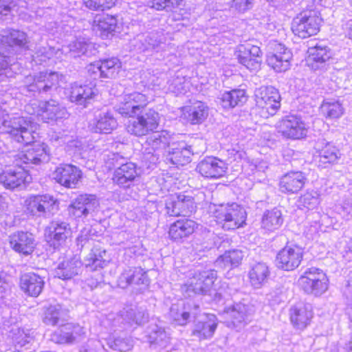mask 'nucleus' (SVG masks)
<instances>
[{"mask_svg": "<svg viewBox=\"0 0 352 352\" xmlns=\"http://www.w3.org/2000/svg\"><path fill=\"white\" fill-rule=\"evenodd\" d=\"M147 104L145 95L133 92L125 95L123 101L117 107V111L124 117L131 118L126 126L131 135L142 137L157 129L159 113L154 109H143Z\"/></svg>", "mask_w": 352, "mask_h": 352, "instance_id": "f257e3e1", "label": "nucleus"}, {"mask_svg": "<svg viewBox=\"0 0 352 352\" xmlns=\"http://www.w3.org/2000/svg\"><path fill=\"white\" fill-rule=\"evenodd\" d=\"M0 133L8 134L12 140L23 145L34 143L36 135L30 129V123L23 117L9 119V116L1 110Z\"/></svg>", "mask_w": 352, "mask_h": 352, "instance_id": "f03ea898", "label": "nucleus"}, {"mask_svg": "<svg viewBox=\"0 0 352 352\" xmlns=\"http://www.w3.org/2000/svg\"><path fill=\"white\" fill-rule=\"evenodd\" d=\"M322 19L318 10L312 5L295 16L292 23L293 33L302 38L316 35L320 30Z\"/></svg>", "mask_w": 352, "mask_h": 352, "instance_id": "7ed1b4c3", "label": "nucleus"}, {"mask_svg": "<svg viewBox=\"0 0 352 352\" xmlns=\"http://www.w3.org/2000/svg\"><path fill=\"white\" fill-rule=\"evenodd\" d=\"M24 206L28 214L37 218H51L59 210L58 200L50 194L30 195Z\"/></svg>", "mask_w": 352, "mask_h": 352, "instance_id": "20e7f679", "label": "nucleus"}, {"mask_svg": "<svg viewBox=\"0 0 352 352\" xmlns=\"http://www.w3.org/2000/svg\"><path fill=\"white\" fill-rule=\"evenodd\" d=\"M63 77L62 74L56 72H38L33 76L27 77V91L41 96L52 95L60 87Z\"/></svg>", "mask_w": 352, "mask_h": 352, "instance_id": "39448f33", "label": "nucleus"}, {"mask_svg": "<svg viewBox=\"0 0 352 352\" xmlns=\"http://www.w3.org/2000/svg\"><path fill=\"white\" fill-rule=\"evenodd\" d=\"M219 223L226 230H235L245 223L247 214L243 207L236 203L221 204L214 211Z\"/></svg>", "mask_w": 352, "mask_h": 352, "instance_id": "423d86ee", "label": "nucleus"}, {"mask_svg": "<svg viewBox=\"0 0 352 352\" xmlns=\"http://www.w3.org/2000/svg\"><path fill=\"white\" fill-rule=\"evenodd\" d=\"M300 288L308 294L318 296L328 289V278L320 269L310 267L305 270L298 280Z\"/></svg>", "mask_w": 352, "mask_h": 352, "instance_id": "0eeeda50", "label": "nucleus"}, {"mask_svg": "<svg viewBox=\"0 0 352 352\" xmlns=\"http://www.w3.org/2000/svg\"><path fill=\"white\" fill-rule=\"evenodd\" d=\"M111 160L114 166H118L112 178L113 183L123 188H129L133 186L138 177L136 164L126 162L125 158L118 153H113Z\"/></svg>", "mask_w": 352, "mask_h": 352, "instance_id": "6e6552de", "label": "nucleus"}, {"mask_svg": "<svg viewBox=\"0 0 352 352\" xmlns=\"http://www.w3.org/2000/svg\"><path fill=\"white\" fill-rule=\"evenodd\" d=\"M8 158H13L16 165L27 166L30 164L38 165L50 160V151L47 145L44 143L34 144L25 152L14 154L9 153Z\"/></svg>", "mask_w": 352, "mask_h": 352, "instance_id": "1a4fd4ad", "label": "nucleus"}, {"mask_svg": "<svg viewBox=\"0 0 352 352\" xmlns=\"http://www.w3.org/2000/svg\"><path fill=\"white\" fill-rule=\"evenodd\" d=\"M224 312L230 319V322H228V327L239 331L252 320L255 308L249 302H239L226 308Z\"/></svg>", "mask_w": 352, "mask_h": 352, "instance_id": "9d476101", "label": "nucleus"}, {"mask_svg": "<svg viewBox=\"0 0 352 352\" xmlns=\"http://www.w3.org/2000/svg\"><path fill=\"white\" fill-rule=\"evenodd\" d=\"M214 270H207L199 272L190 278L182 287L186 296L190 297L192 294H206L210 291L217 278Z\"/></svg>", "mask_w": 352, "mask_h": 352, "instance_id": "9b49d317", "label": "nucleus"}, {"mask_svg": "<svg viewBox=\"0 0 352 352\" xmlns=\"http://www.w3.org/2000/svg\"><path fill=\"white\" fill-rule=\"evenodd\" d=\"M99 200L96 195L93 194L79 195L68 206V214L74 219H84L94 212L99 207Z\"/></svg>", "mask_w": 352, "mask_h": 352, "instance_id": "f8f14e48", "label": "nucleus"}, {"mask_svg": "<svg viewBox=\"0 0 352 352\" xmlns=\"http://www.w3.org/2000/svg\"><path fill=\"white\" fill-rule=\"evenodd\" d=\"M238 62L250 71H257L262 63V52L259 47L250 43L239 45L234 53Z\"/></svg>", "mask_w": 352, "mask_h": 352, "instance_id": "ddd939ff", "label": "nucleus"}, {"mask_svg": "<svg viewBox=\"0 0 352 352\" xmlns=\"http://www.w3.org/2000/svg\"><path fill=\"white\" fill-rule=\"evenodd\" d=\"M121 67V63L117 58L104 59L91 63L87 67V75L92 80L98 78H114Z\"/></svg>", "mask_w": 352, "mask_h": 352, "instance_id": "4468645a", "label": "nucleus"}, {"mask_svg": "<svg viewBox=\"0 0 352 352\" xmlns=\"http://www.w3.org/2000/svg\"><path fill=\"white\" fill-rule=\"evenodd\" d=\"M85 335L84 327L78 324L67 323L52 334L51 340L57 344H74L82 341Z\"/></svg>", "mask_w": 352, "mask_h": 352, "instance_id": "2eb2a0df", "label": "nucleus"}, {"mask_svg": "<svg viewBox=\"0 0 352 352\" xmlns=\"http://www.w3.org/2000/svg\"><path fill=\"white\" fill-rule=\"evenodd\" d=\"M8 163H12L6 166L5 170L0 174V183L7 189L13 190L23 184L27 179V166L16 165L13 162V158H8Z\"/></svg>", "mask_w": 352, "mask_h": 352, "instance_id": "dca6fc26", "label": "nucleus"}, {"mask_svg": "<svg viewBox=\"0 0 352 352\" xmlns=\"http://www.w3.org/2000/svg\"><path fill=\"white\" fill-rule=\"evenodd\" d=\"M72 233L70 225L61 220L52 221L45 228V236L54 248L65 245Z\"/></svg>", "mask_w": 352, "mask_h": 352, "instance_id": "f3484780", "label": "nucleus"}, {"mask_svg": "<svg viewBox=\"0 0 352 352\" xmlns=\"http://www.w3.org/2000/svg\"><path fill=\"white\" fill-rule=\"evenodd\" d=\"M166 212L169 216H188L195 210V202L192 196L179 194L166 201Z\"/></svg>", "mask_w": 352, "mask_h": 352, "instance_id": "a211bd4d", "label": "nucleus"}, {"mask_svg": "<svg viewBox=\"0 0 352 352\" xmlns=\"http://www.w3.org/2000/svg\"><path fill=\"white\" fill-rule=\"evenodd\" d=\"M90 127L95 133L109 134L117 128L118 122L113 112L107 107L96 109Z\"/></svg>", "mask_w": 352, "mask_h": 352, "instance_id": "6ab92c4d", "label": "nucleus"}, {"mask_svg": "<svg viewBox=\"0 0 352 352\" xmlns=\"http://www.w3.org/2000/svg\"><path fill=\"white\" fill-rule=\"evenodd\" d=\"M55 181L67 188H74L82 177V171L70 164H59L53 173Z\"/></svg>", "mask_w": 352, "mask_h": 352, "instance_id": "aec40b11", "label": "nucleus"}, {"mask_svg": "<svg viewBox=\"0 0 352 352\" xmlns=\"http://www.w3.org/2000/svg\"><path fill=\"white\" fill-rule=\"evenodd\" d=\"M194 154L191 146L185 142H172L165 154V161L175 166H184L191 161Z\"/></svg>", "mask_w": 352, "mask_h": 352, "instance_id": "412c9836", "label": "nucleus"}, {"mask_svg": "<svg viewBox=\"0 0 352 352\" xmlns=\"http://www.w3.org/2000/svg\"><path fill=\"white\" fill-rule=\"evenodd\" d=\"M302 250L296 245H286L276 255L277 266L286 271L297 268L302 259Z\"/></svg>", "mask_w": 352, "mask_h": 352, "instance_id": "4be33fe9", "label": "nucleus"}, {"mask_svg": "<svg viewBox=\"0 0 352 352\" xmlns=\"http://www.w3.org/2000/svg\"><path fill=\"white\" fill-rule=\"evenodd\" d=\"M197 170L204 177L219 178L224 175L228 167L226 162L214 156H207L197 166Z\"/></svg>", "mask_w": 352, "mask_h": 352, "instance_id": "5701e85b", "label": "nucleus"}, {"mask_svg": "<svg viewBox=\"0 0 352 352\" xmlns=\"http://www.w3.org/2000/svg\"><path fill=\"white\" fill-rule=\"evenodd\" d=\"M274 52L267 55V63L278 72H285L290 67L292 54L290 51L280 43L274 44Z\"/></svg>", "mask_w": 352, "mask_h": 352, "instance_id": "b1692460", "label": "nucleus"}, {"mask_svg": "<svg viewBox=\"0 0 352 352\" xmlns=\"http://www.w3.org/2000/svg\"><path fill=\"white\" fill-rule=\"evenodd\" d=\"M278 131L285 138L300 139L306 136L307 130L300 118L290 115L280 121Z\"/></svg>", "mask_w": 352, "mask_h": 352, "instance_id": "393cba45", "label": "nucleus"}, {"mask_svg": "<svg viewBox=\"0 0 352 352\" xmlns=\"http://www.w3.org/2000/svg\"><path fill=\"white\" fill-rule=\"evenodd\" d=\"M195 318L192 336L199 340L211 338L217 327V317L214 314H205L199 319Z\"/></svg>", "mask_w": 352, "mask_h": 352, "instance_id": "a878e982", "label": "nucleus"}, {"mask_svg": "<svg viewBox=\"0 0 352 352\" xmlns=\"http://www.w3.org/2000/svg\"><path fill=\"white\" fill-rule=\"evenodd\" d=\"M164 38L162 34L151 32L138 35L134 39V46L141 52H159L164 49Z\"/></svg>", "mask_w": 352, "mask_h": 352, "instance_id": "bb28decb", "label": "nucleus"}, {"mask_svg": "<svg viewBox=\"0 0 352 352\" xmlns=\"http://www.w3.org/2000/svg\"><path fill=\"white\" fill-rule=\"evenodd\" d=\"M199 306L190 303L186 305L173 304L168 312L169 319L176 325H186L190 320V316L197 318V310Z\"/></svg>", "mask_w": 352, "mask_h": 352, "instance_id": "cd10ccee", "label": "nucleus"}, {"mask_svg": "<svg viewBox=\"0 0 352 352\" xmlns=\"http://www.w3.org/2000/svg\"><path fill=\"white\" fill-rule=\"evenodd\" d=\"M9 238L10 246L15 252L25 256L33 252L36 243L32 233L17 231L12 234Z\"/></svg>", "mask_w": 352, "mask_h": 352, "instance_id": "c85d7f7f", "label": "nucleus"}, {"mask_svg": "<svg viewBox=\"0 0 352 352\" xmlns=\"http://www.w3.org/2000/svg\"><path fill=\"white\" fill-rule=\"evenodd\" d=\"M95 87L96 85L92 83L89 85L74 84L71 87L69 96L71 102L84 108L87 107L96 95L97 89Z\"/></svg>", "mask_w": 352, "mask_h": 352, "instance_id": "c756f323", "label": "nucleus"}, {"mask_svg": "<svg viewBox=\"0 0 352 352\" xmlns=\"http://www.w3.org/2000/svg\"><path fill=\"white\" fill-rule=\"evenodd\" d=\"M44 285L43 277L34 272L25 273L20 278L21 289L31 297L38 296L42 292Z\"/></svg>", "mask_w": 352, "mask_h": 352, "instance_id": "7c9ffc66", "label": "nucleus"}, {"mask_svg": "<svg viewBox=\"0 0 352 352\" xmlns=\"http://www.w3.org/2000/svg\"><path fill=\"white\" fill-rule=\"evenodd\" d=\"M197 228V223L192 219H180L170 226L168 234L170 238L176 242L183 241L189 237Z\"/></svg>", "mask_w": 352, "mask_h": 352, "instance_id": "2f4dec72", "label": "nucleus"}, {"mask_svg": "<svg viewBox=\"0 0 352 352\" xmlns=\"http://www.w3.org/2000/svg\"><path fill=\"white\" fill-rule=\"evenodd\" d=\"M307 52L309 54V65L314 70L324 68L327 62L330 60L332 56L330 48L321 43L309 47Z\"/></svg>", "mask_w": 352, "mask_h": 352, "instance_id": "473e14b6", "label": "nucleus"}, {"mask_svg": "<svg viewBox=\"0 0 352 352\" xmlns=\"http://www.w3.org/2000/svg\"><path fill=\"white\" fill-rule=\"evenodd\" d=\"M307 180L305 174L300 171H290L281 177L279 182L283 192L296 193L300 190Z\"/></svg>", "mask_w": 352, "mask_h": 352, "instance_id": "72a5a7b5", "label": "nucleus"}, {"mask_svg": "<svg viewBox=\"0 0 352 352\" xmlns=\"http://www.w3.org/2000/svg\"><path fill=\"white\" fill-rule=\"evenodd\" d=\"M290 321L296 329H304L309 324L313 317L310 305L298 304L289 310Z\"/></svg>", "mask_w": 352, "mask_h": 352, "instance_id": "f704fd0d", "label": "nucleus"}, {"mask_svg": "<svg viewBox=\"0 0 352 352\" xmlns=\"http://www.w3.org/2000/svg\"><path fill=\"white\" fill-rule=\"evenodd\" d=\"M317 153H318V166L322 168H327L329 165L337 163L341 156L339 149L329 142H318Z\"/></svg>", "mask_w": 352, "mask_h": 352, "instance_id": "c9c22d12", "label": "nucleus"}, {"mask_svg": "<svg viewBox=\"0 0 352 352\" xmlns=\"http://www.w3.org/2000/svg\"><path fill=\"white\" fill-rule=\"evenodd\" d=\"M81 267L80 258L74 256L58 263L54 270V276L63 280L72 279L79 274Z\"/></svg>", "mask_w": 352, "mask_h": 352, "instance_id": "e433bc0d", "label": "nucleus"}, {"mask_svg": "<svg viewBox=\"0 0 352 352\" xmlns=\"http://www.w3.org/2000/svg\"><path fill=\"white\" fill-rule=\"evenodd\" d=\"M217 99L218 103L223 109H229L243 105L247 101L248 96L243 89H232L220 94Z\"/></svg>", "mask_w": 352, "mask_h": 352, "instance_id": "4c0bfd02", "label": "nucleus"}, {"mask_svg": "<svg viewBox=\"0 0 352 352\" xmlns=\"http://www.w3.org/2000/svg\"><path fill=\"white\" fill-rule=\"evenodd\" d=\"M0 42L11 47L28 49V38L25 32L18 30H8L0 34Z\"/></svg>", "mask_w": 352, "mask_h": 352, "instance_id": "58836bf2", "label": "nucleus"}, {"mask_svg": "<svg viewBox=\"0 0 352 352\" xmlns=\"http://www.w3.org/2000/svg\"><path fill=\"white\" fill-rule=\"evenodd\" d=\"M270 272L265 263H254L249 271V278L251 285L254 288L261 287L267 280Z\"/></svg>", "mask_w": 352, "mask_h": 352, "instance_id": "ea45409f", "label": "nucleus"}, {"mask_svg": "<svg viewBox=\"0 0 352 352\" xmlns=\"http://www.w3.org/2000/svg\"><path fill=\"white\" fill-rule=\"evenodd\" d=\"M208 110L207 106L201 101H197L192 105L185 107L184 118L192 124H197L204 122L207 118Z\"/></svg>", "mask_w": 352, "mask_h": 352, "instance_id": "a19ab883", "label": "nucleus"}, {"mask_svg": "<svg viewBox=\"0 0 352 352\" xmlns=\"http://www.w3.org/2000/svg\"><path fill=\"white\" fill-rule=\"evenodd\" d=\"M67 316V311L59 305H50L44 308L43 322L46 325L55 326L63 322Z\"/></svg>", "mask_w": 352, "mask_h": 352, "instance_id": "79ce46f5", "label": "nucleus"}, {"mask_svg": "<svg viewBox=\"0 0 352 352\" xmlns=\"http://www.w3.org/2000/svg\"><path fill=\"white\" fill-rule=\"evenodd\" d=\"M170 140V136L166 131L155 132L147 138L146 143L150 147L146 150L157 151L165 156L166 151L171 144Z\"/></svg>", "mask_w": 352, "mask_h": 352, "instance_id": "37998d69", "label": "nucleus"}, {"mask_svg": "<svg viewBox=\"0 0 352 352\" xmlns=\"http://www.w3.org/2000/svg\"><path fill=\"white\" fill-rule=\"evenodd\" d=\"M64 50L70 57L76 58L81 55L91 56L95 49L93 44L85 38H78L69 43Z\"/></svg>", "mask_w": 352, "mask_h": 352, "instance_id": "c03bdc74", "label": "nucleus"}, {"mask_svg": "<svg viewBox=\"0 0 352 352\" xmlns=\"http://www.w3.org/2000/svg\"><path fill=\"white\" fill-rule=\"evenodd\" d=\"M254 96L256 106H263L265 102L280 100L278 89L272 86H262L256 89Z\"/></svg>", "mask_w": 352, "mask_h": 352, "instance_id": "a18cd8bd", "label": "nucleus"}, {"mask_svg": "<svg viewBox=\"0 0 352 352\" xmlns=\"http://www.w3.org/2000/svg\"><path fill=\"white\" fill-rule=\"evenodd\" d=\"M283 223L282 212L275 208L265 212L262 218L261 227L268 231H274L278 229Z\"/></svg>", "mask_w": 352, "mask_h": 352, "instance_id": "49530a36", "label": "nucleus"}, {"mask_svg": "<svg viewBox=\"0 0 352 352\" xmlns=\"http://www.w3.org/2000/svg\"><path fill=\"white\" fill-rule=\"evenodd\" d=\"M244 256L243 252L240 250L226 251L216 261V265L224 268H232L238 266Z\"/></svg>", "mask_w": 352, "mask_h": 352, "instance_id": "de8ad7c7", "label": "nucleus"}, {"mask_svg": "<svg viewBox=\"0 0 352 352\" xmlns=\"http://www.w3.org/2000/svg\"><path fill=\"white\" fill-rule=\"evenodd\" d=\"M41 109L45 114V117L50 120H58L65 118L67 115L65 108L60 106L58 102L54 100L45 101L41 105Z\"/></svg>", "mask_w": 352, "mask_h": 352, "instance_id": "09e8293b", "label": "nucleus"}, {"mask_svg": "<svg viewBox=\"0 0 352 352\" xmlns=\"http://www.w3.org/2000/svg\"><path fill=\"white\" fill-rule=\"evenodd\" d=\"M122 316L126 322L140 325L148 321V314L142 308L128 307L122 311Z\"/></svg>", "mask_w": 352, "mask_h": 352, "instance_id": "8fccbe9b", "label": "nucleus"}, {"mask_svg": "<svg viewBox=\"0 0 352 352\" xmlns=\"http://www.w3.org/2000/svg\"><path fill=\"white\" fill-rule=\"evenodd\" d=\"M149 340L151 344L166 349L170 343V337L164 328L156 325L149 334Z\"/></svg>", "mask_w": 352, "mask_h": 352, "instance_id": "3c124183", "label": "nucleus"}, {"mask_svg": "<svg viewBox=\"0 0 352 352\" xmlns=\"http://www.w3.org/2000/svg\"><path fill=\"white\" fill-rule=\"evenodd\" d=\"M12 344L17 351H22L23 348L28 349V345L30 344L32 338L30 335L25 332L23 329L19 328H13L11 331Z\"/></svg>", "mask_w": 352, "mask_h": 352, "instance_id": "603ef678", "label": "nucleus"}, {"mask_svg": "<svg viewBox=\"0 0 352 352\" xmlns=\"http://www.w3.org/2000/svg\"><path fill=\"white\" fill-rule=\"evenodd\" d=\"M105 254V250L92 249L85 260V266L90 267L91 270L103 268L106 265V261L103 258V254Z\"/></svg>", "mask_w": 352, "mask_h": 352, "instance_id": "864d4df0", "label": "nucleus"}, {"mask_svg": "<svg viewBox=\"0 0 352 352\" xmlns=\"http://www.w3.org/2000/svg\"><path fill=\"white\" fill-rule=\"evenodd\" d=\"M322 113L328 118H340L344 112L342 104L338 101H324L320 107Z\"/></svg>", "mask_w": 352, "mask_h": 352, "instance_id": "5fc2aeb1", "label": "nucleus"}, {"mask_svg": "<svg viewBox=\"0 0 352 352\" xmlns=\"http://www.w3.org/2000/svg\"><path fill=\"white\" fill-rule=\"evenodd\" d=\"M97 27L101 31L102 36L108 37L112 34L117 28V19L109 15L101 16L98 19Z\"/></svg>", "mask_w": 352, "mask_h": 352, "instance_id": "6e6d98bb", "label": "nucleus"}, {"mask_svg": "<svg viewBox=\"0 0 352 352\" xmlns=\"http://www.w3.org/2000/svg\"><path fill=\"white\" fill-rule=\"evenodd\" d=\"M139 272L140 267H129L124 269L118 278V286L122 289H125L133 285V278L135 275L139 276Z\"/></svg>", "mask_w": 352, "mask_h": 352, "instance_id": "4d7b16f0", "label": "nucleus"}, {"mask_svg": "<svg viewBox=\"0 0 352 352\" xmlns=\"http://www.w3.org/2000/svg\"><path fill=\"white\" fill-rule=\"evenodd\" d=\"M139 272L140 267H129L124 269L118 278V286L122 289H125L133 285V278L135 275L139 276Z\"/></svg>", "mask_w": 352, "mask_h": 352, "instance_id": "13d9d810", "label": "nucleus"}, {"mask_svg": "<svg viewBox=\"0 0 352 352\" xmlns=\"http://www.w3.org/2000/svg\"><path fill=\"white\" fill-rule=\"evenodd\" d=\"M183 0H151L150 6L157 10L171 12L181 6Z\"/></svg>", "mask_w": 352, "mask_h": 352, "instance_id": "bf43d9fd", "label": "nucleus"}, {"mask_svg": "<svg viewBox=\"0 0 352 352\" xmlns=\"http://www.w3.org/2000/svg\"><path fill=\"white\" fill-rule=\"evenodd\" d=\"M108 344L110 348L120 352H126L133 347L131 340L127 338L118 337L113 340H109Z\"/></svg>", "mask_w": 352, "mask_h": 352, "instance_id": "052dcab7", "label": "nucleus"}, {"mask_svg": "<svg viewBox=\"0 0 352 352\" xmlns=\"http://www.w3.org/2000/svg\"><path fill=\"white\" fill-rule=\"evenodd\" d=\"M259 109V113L261 117L267 118L269 116H274L280 107V100L276 101L267 102L263 106H256Z\"/></svg>", "mask_w": 352, "mask_h": 352, "instance_id": "680f3d73", "label": "nucleus"}, {"mask_svg": "<svg viewBox=\"0 0 352 352\" xmlns=\"http://www.w3.org/2000/svg\"><path fill=\"white\" fill-rule=\"evenodd\" d=\"M116 3V0H85V7L93 10L110 9Z\"/></svg>", "mask_w": 352, "mask_h": 352, "instance_id": "e2e57ef3", "label": "nucleus"}, {"mask_svg": "<svg viewBox=\"0 0 352 352\" xmlns=\"http://www.w3.org/2000/svg\"><path fill=\"white\" fill-rule=\"evenodd\" d=\"M300 203L309 209L314 208L319 204V195L314 190L307 192L300 197Z\"/></svg>", "mask_w": 352, "mask_h": 352, "instance_id": "0e129e2a", "label": "nucleus"}, {"mask_svg": "<svg viewBox=\"0 0 352 352\" xmlns=\"http://www.w3.org/2000/svg\"><path fill=\"white\" fill-rule=\"evenodd\" d=\"M184 81V77H174L168 82V89L176 94H184L186 92Z\"/></svg>", "mask_w": 352, "mask_h": 352, "instance_id": "69168bd1", "label": "nucleus"}, {"mask_svg": "<svg viewBox=\"0 0 352 352\" xmlns=\"http://www.w3.org/2000/svg\"><path fill=\"white\" fill-rule=\"evenodd\" d=\"M10 293V285L4 275L0 274V305L6 303V298Z\"/></svg>", "mask_w": 352, "mask_h": 352, "instance_id": "338daca9", "label": "nucleus"}, {"mask_svg": "<svg viewBox=\"0 0 352 352\" xmlns=\"http://www.w3.org/2000/svg\"><path fill=\"white\" fill-rule=\"evenodd\" d=\"M252 7V0H232V8L239 12H245Z\"/></svg>", "mask_w": 352, "mask_h": 352, "instance_id": "774afa93", "label": "nucleus"}]
</instances>
